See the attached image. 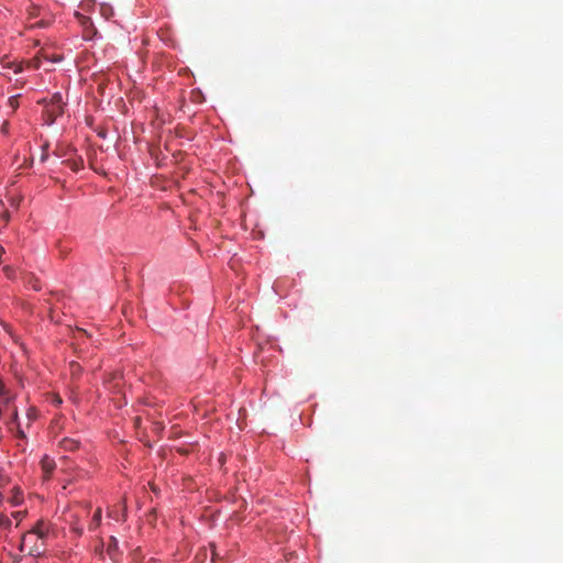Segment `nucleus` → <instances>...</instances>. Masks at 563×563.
Masks as SVG:
<instances>
[{"instance_id":"f257e3e1","label":"nucleus","mask_w":563,"mask_h":563,"mask_svg":"<svg viewBox=\"0 0 563 563\" xmlns=\"http://www.w3.org/2000/svg\"><path fill=\"white\" fill-rule=\"evenodd\" d=\"M63 111L64 107L62 96L59 93H55L45 109L47 123L52 124L57 119V117H59L63 113Z\"/></svg>"},{"instance_id":"f03ea898","label":"nucleus","mask_w":563,"mask_h":563,"mask_svg":"<svg viewBox=\"0 0 563 563\" xmlns=\"http://www.w3.org/2000/svg\"><path fill=\"white\" fill-rule=\"evenodd\" d=\"M47 525L44 521H38L31 531L24 534L22 542L23 544H25L27 540L31 539L34 534H36L40 539H44L45 536L47 534Z\"/></svg>"},{"instance_id":"7ed1b4c3","label":"nucleus","mask_w":563,"mask_h":563,"mask_svg":"<svg viewBox=\"0 0 563 563\" xmlns=\"http://www.w3.org/2000/svg\"><path fill=\"white\" fill-rule=\"evenodd\" d=\"M41 467L44 473V477L49 478V476L52 475L53 471L56 467V464L55 461L51 459L48 455H44L43 459L41 460Z\"/></svg>"},{"instance_id":"20e7f679","label":"nucleus","mask_w":563,"mask_h":563,"mask_svg":"<svg viewBox=\"0 0 563 563\" xmlns=\"http://www.w3.org/2000/svg\"><path fill=\"white\" fill-rule=\"evenodd\" d=\"M100 525H101V508H97V510L95 511L92 519L89 523L88 529L90 531H95L99 528Z\"/></svg>"},{"instance_id":"39448f33","label":"nucleus","mask_w":563,"mask_h":563,"mask_svg":"<svg viewBox=\"0 0 563 563\" xmlns=\"http://www.w3.org/2000/svg\"><path fill=\"white\" fill-rule=\"evenodd\" d=\"M73 172H79L82 166V159H67L64 162Z\"/></svg>"},{"instance_id":"423d86ee","label":"nucleus","mask_w":563,"mask_h":563,"mask_svg":"<svg viewBox=\"0 0 563 563\" xmlns=\"http://www.w3.org/2000/svg\"><path fill=\"white\" fill-rule=\"evenodd\" d=\"M62 445L67 451H75L79 446V442L71 439H64Z\"/></svg>"},{"instance_id":"0eeeda50","label":"nucleus","mask_w":563,"mask_h":563,"mask_svg":"<svg viewBox=\"0 0 563 563\" xmlns=\"http://www.w3.org/2000/svg\"><path fill=\"white\" fill-rule=\"evenodd\" d=\"M10 213L2 201H0V222L5 225L9 222Z\"/></svg>"},{"instance_id":"6e6552de","label":"nucleus","mask_w":563,"mask_h":563,"mask_svg":"<svg viewBox=\"0 0 563 563\" xmlns=\"http://www.w3.org/2000/svg\"><path fill=\"white\" fill-rule=\"evenodd\" d=\"M48 148H49V143L46 141L42 146H41V150H42V154H41V158L40 161L42 163L46 162L49 157V154H48Z\"/></svg>"},{"instance_id":"1a4fd4ad","label":"nucleus","mask_w":563,"mask_h":563,"mask_svg":"<svg viewBox=\"0 0 563 563\" xmlns=\"http://www.w3.org/2000/svg\"><path fill=\"white\" fill-rule=\"evenodd\" d=\"M18 97L19 96H12L8 99V104L12 109V111H15L19 107Z\"/></svg>"},{"instance_id":"9d476101","label":"nucleus","mask_w":563,"mask_h":563,"mask_svg":"<svg viewBox=\"0 0 563 563\" xmlns=\"http://www.w3.org/2000/svg\"><path fill=\"white\" fill-rule=\"evenodd\" d=\"M0 526L3 528H8L11 526V520L9 517L1 515L0 516Z\"/></svg>"},{"instance_id":"9b49d317","label":"nucleus","mask_w":563,"mask_h":563,"mask_svg":"<svg viewBox=\"0 0 563 563\" xmlns=\"http://www.w3.org/2000/svg\"><path fill=\"white\" fill-rule=\"evenodd\" d=\"M69 366H70L71 375L75 376V375H78L80 373V365L78 363L71 362L69 364Z\"/></svg>"},{"instance_id":"f8f14e48","label":"nucleus","mask_w":563,"mask_h":563,"mask_svg":"<svg viewBox=\"0 0 563 563\" xmlns=\"http://www.w3.org/2000/svg\"><path fill=\"white\" fill-rule=\"evenodd\" d=\"M118 547V541L114 537H111L110 538V543H109V547H108V551L109 553H112Z\"/></svg>"},{"instance_id":"ddd939ff","label":"nucleus","mask_w":563,"mask_h":563,"mask_svg":"<svg viewBox=\"0 0 563 563\" xmlns=\"http://www.w3.org/2000/svg\"><path fill=\"white\" fill-rule=\"evenodd\" d=\"M1 131H2L4 134H8V133H9V122H8V121H3L2 125H1Z\"/></svg>"},{"instance_id":"4468645a","label":"nucleus","mask_w":563,"mask_h":563,"mask_svg":"<svg viewBox=\"0 0 563 563\" xmlns=\"http://www.w3.org/2000/svg\"><path fill=\"white\" fill-rule=\"evenodd\" d=\"M4 272H5V274H7V276H8L9 278H11V277H12V273H13V271H12V268H11L10 266H5V267H4Z\"/></svg>"},{"instance_id":"2eb2a0df","label":"nucleus","mask_w":563,"mask_h":563,"mask_svg":"<svg viewBox=\"0 0 563 563\" xmlns=\"http://www.w3.org/2000/svg\"><path fill=\"white\" fill-rule=\"evenodd\" d=\"M18 437H19L20 439H24V438H25V433H24V431H23V430H21V429H19V430H18Z\"/></svg>"},{"instance_id":"dca6fc26","label":"nucleus","mask_w":563,"mask_h":563,"mask_svg":"<svg viewBox=\"0 0 563 563\" xmlns=\"http://www.w3.org/2000/svg\"><path fill=\"white\" fill-rule=\"evenodd\" d=\"M12 420L13 421H16L18 420V411L14 410L13 415H12Z\"/></svg>"},{"instance_id":"f3484780","label":"nucleus","mask_w":563,"mask_h":563,"mask_svg":"<svg viewBox=\"0 0 563 563\" xmlns=\"http://www.w3.org/2000/svg\"><path fill=\"white\" fill-rule=\"evenodd\" d=\"M108 516L114 518L115 520H118V516H113V511L112 510H110L108 512Z\"/></svg>"},{"instance_id":"a211bd4d","label":"nucleus","mask_w":563,"mask_h":563,"mask_svg":"<svg viewBox=\"0 0 563 563\" xmlns=\"http://www.w3.org/2000/svg\"><path fill=\"white\" fill-rule=\"evenodd\" d=\"M4 387L3 385H0V394L3 391Z\"/></svg>"},{"instance_id":"6ab92c4d","label":"nucleus","mask_w":563,"mask_h":563,"mask_svg":"<svg viewBox=\"0 0 563 563\" xmlns=\"http://www.w3.org/2000/svg\"><path fill=\"white\" fill-rule=\"evenodd\" d=\"M38 24H41V25H42V22H38ZM36 25H37V23H33V25H32L31 27H34V26H36Z\"/></svg>"}]
</instances>
